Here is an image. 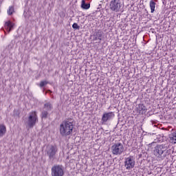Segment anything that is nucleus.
Instances as JSON below:
<instances>
[{
  "mask_svg": "<svg viewBox=\"0 0 176 176\" xmlns=\"http://www.w3.org/2000/svg\"><path fill=\"white\" fill-rule=\"evenodd\" d=\"M74 119L66 118L59 126V133L62 137L70 135L74 131Z\"/></svg>",
  "mask_w": 176,
  "mask_h": 176,
  "instance_id": "1",
  "label": "nucleus"
},
{
  "mask_svg": "<svg viewBox=\"0 0 176 176\" xmlns=\"http://www.w3.org/2000/svg\"><path fill=\"white\" fill-rule=\"evenodd\" d=\"M156 144V142H152L151 144H150L149 145H154Z\"/></svg>",
  "mask_w": 176,
  "mask_h": 176,
  "instance_id": "22",
  "label": "nucleus"
},
{
  "mask_svg": "<svg viewBox=\"0 0 176 176\" xmlns=\"http://www.w3.org/2000/svg\"><path fill=\"white\" fill-rule=\"evenodd\" d=\"M111 151L114 155H121L124 151V146L122 143H115L111 146Z\"/></svg>",
  "mask_w": 176,
  "mask_h": 176,
  "instance_id": "3",
  "label": "nucleus"
},
{
  "mask_svg": "<svg viewBox=\"0 0 176 176\" xmlns=\"http://www.w3.org/2000/svg\"><path fill=\"white\" fill-rule=\"evenodd\" d=\"M72 27H73V29H76V30L80 29V26H78L77 23L73 24Z\"/></svg>",
  "mask_w": 176,
  "mask_h": 176,
  "instance_id": "21",
  "label": "nucleus"
},
{
  "mask_svg": "<svg viewBox=\"0 0 176 176\" xmlns=\"http://www.w3.org/2000/svg\"><path fill=\"white\" fill-rule=\"evenodd\" d=\"M14 12V7L11 6V7H10L9 10L8 11V14L9 15H12Z\"/></svg>",
  "mask_w": 176,
  "mask_h": 176,
  "instance_id": "19",
  "label": "nucleus"
},
{
  "mask_svg": "<svg viewBox=\"0 0 176 176\" xmlns=\"http://www.w3.org/2000/svg\"><path fill=\"white\" fill-rule=\"evenodd\" d=\"M49 116V113L47 111H43L42 113H41V118L42 119H47L48 118Z\"/></svg>",
  "mask_w": 176,
  "mask_h": 176,
  "instance_id": "18",
  "label": "nucleus"
},
{
  "mask_svg": "<svg viewBox=\"0 0 176 176\" xmlns=\"http://www.w3.org/2000/svg\"><path fill=\"white\" fill-rule=\"evenodd\" d=\"M115 117V114L113 112H109L103 113L102 116V122H107V121L111 120Z\"/></svg>",
  "mask_w": 176,
  "mask_h": 176,
  "instance_id": "9",
  "label": "nucleus"
},
{
  "mask_svg": "<svg viewBox=\"0 0 176 176\" xmlns=\"http://www.w3.org/2000/svg\"><path fill=\"white\" fill-rule=\"evenodd\" d=\"M137 109L139 111V113L140 114H144L147 111L146 107L143 104H138V107H137Z\"/></svg>",
  "mask_w": 176,
  "mask_h": 176,
  "instance_id": "11",
  "label": "nucleus"
},
{
  "mask_svg": "<svg viewBox=\"0 0 176 176\" xmlns=\"http://www.w3.org/2000/svg\"><path fill=\"white\" fill-rule=\"evenodd\" d=\"M44 108L46 109L47 111H50L53 109V106L50 102H47L45 104Z\"/></svg>",
  "mask_w": 176,
  "mask_h": 176,
  "instance_id": "16",
  "label": "nucleus"
},
{
  "mask_svg": "<svg viewBox=\"0 0 176 176\" xmlns=\"http://www.w3.org/2000/svg\"><path fill=\"white\" fill-rule=\"evenodd\" d=\"M65 171L63 165L55 164L51 168V176H64Z\"/></svg>",
  "mask_w": 176,
  "mask_h": 176,
  "instance_id": "4",
  "label": "nucleus"
},
{
  "mask_svg": "<svg viewBox=\"0 0 176 176\" xmlns=\"http://www.w3.org/2000/svg\"><path fill=\"white\" fill-rule=\"evenodd\" d=\"M155 5L156 3L153 1H150V8L151 13H153L155 12Z\"/></svg>",
  "mask_w": 176,
  "mask_h": 176,
  "instance_id": "17",
  "label": "nucleus"
},
{
  "mask_svg": "<svg viewBox=\"0 0 176 176\" xmlns=\"http://www.w3.org/2000/svg\"><path fill=\"white\" fill-rule=\"evenodd\" d=\"M124 167L126 170H131L135 167V161L133 156H129V157L124 158Z\"/></svg>",
  "mask_w": 176,
  "mask_h": 176,
  "instance_id": "8",
  "label": "nucleus"
},
{
  "mask_svg": "<svg viewBox=\"0 0 176 176\" xmlns=\"http://www.w3.org/2000/svg\"><path fill=\"white\" fill-rule=\"evenodd\" d=\"M81 8L84 10H88L90 8V3H86L85 0L81 1Z\"/></svg>",
  "mask_w": 176,
  "mask_h": 176,
  "instance_id": "15",
  "label": "nucleus"
},
{
  "mask_svg": "<svg viewBox=\"0 0 176 176\" xmlns=\"http://www.w3.org/2000/svg\"><path fill=\"white\" fill-rule=\"evenodd\" d=\"M167 149L166 145L157 144L153 149V155L160 160H164L166 157Z\"/></svg>",
  "mask_w": 176,
  "mask_h": 176,
  "instance_id": "2",
  "label": "nucleus"
},
{
  "mask_svg": "<svg viewBox=\"0 0 176 176\" xmlns=\"http://www.w3.org/2000/svg\"><path fill=\"white\" fill-rule=\"evenodd\" d=\"M103 34L104 33L100 30L94 33V41H99V43H100Z\"/></svg>",
  "mask_w": 176,
  "mask_h": 176,
  "instance_id": "10",
  "label": "nucleus"
},
{
  "mask_svg": "<svg viewBox=\"0 0 176 176\" xmlns=\"http://www.w3.org/2000/svg\"><path fill=\"white\" fill-rule=\"evenodd\" d=\"M169 139L171 143H173V144L176 143V131H174L171 133L170 135H169Z\"/></svg>",
  "mask_w": 176,
  "mask_h": 176,
  "instance_id": "12",
  "label": "nucleus"
},
{
  "mask_svg": "<svg viewBox=\"0 0 176 176\" xmlns=\"http://www.w3.org/2000/svg\"><path fill=\"white\" fill-rule=\"evenodd\" d=\"M38 120L37 115L36 111H33L30 113V116L28 118V121L27 122V127L32 129L36 124V121Z\"/></svg>",
  "mask_w": 176,
  "mask_h": 176,
  "instance_id": "7",
  "label": "nucleus"
},
{
  "mask_svg": "<svg viewBox=\"0 0 176 176\" xmlns=\"http://www.w3.org/2000/svg\"><path fill=\"white\" fill-rule=\"evenodd\" d=\"M47 84H48L47 81H41L40 83V87H43L45 85H46Z\"/></svg>",
  "mask_w": 176,
  "mask_h": 176,
  "instance_id": "20",
  "label": "nucleus"
},
{
  "mask_svg": "<svg viewBox=\"0 0 176 176\" xmlns=\"http://www.w3.org/2000/svg\"><path fill=\"white\" fill-rule=\"evenodd\" d=\"M6 133V127L4 124H0V138Z\"/></svg>",
  "mask_w": 176,
  "mask_h": 176,
  "instance_id": "13",
  "label": "nucleus"
},
{
  "mask_svg": "<svg viewBox=\"0 0 176 176\" xmlns=\"http://www.w3.org/2000/svg\"><path fill=\"white\" fill-rule=\"evenodd\" d=\"M48 92H50V93H51L52 91H51L50 90H48V91H47V93H48Z\"/></svg>",
  "mask_w": 176,
  "mask_h": 176,
  "instance_id": "23",
  "label": "nucleus"
},
{
  "mask_svg": "<svg viewBox=\"0 0 176 176\" xmlns=\"http://www.w3.org/2000/svg\"><path fill=\"white\" fill-rule=\"evenodd\" d=\"M5 27L7 29L8 32H10L12 30L14 24L9 21L6 23Z\"/></svg>",
  "mask_w": 176,
  "mask_h": 176,
  "instance_id": "14",
  "label": "nucleus"
},
{
  "mask_svg": "<svg viewBox=\"0 0 176 176\" xmlns=\"http://www.w3.org/2000/svg\"><path fill=\"white\" fill-rule=\"evenodd\" d=\"M58 148L56 145H50L46 148V153L50 160L54 161L56 159V155L58 153Z\"/></svg>",
  "mask_w": 176,
  "mask_h": 176,
  "instance_id": "5",
  "label": "nucleus"
},
{
  "mask_svg": "<svg viewBox=\"0 0 176 176\" xmlns=\"http://www.w3.org/2000/svg\"><path fill=\"white\" fill-rule=\"evenodd\" d=\"M122 8V4L119 0H112L109 3V9L116 12H121Z\"/></svg>",
  "mask_w": 176,
  "mask_h": 176,
  "instance_id": "6",
  "label": "nucleus"
}]
</instances>
